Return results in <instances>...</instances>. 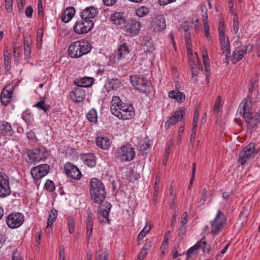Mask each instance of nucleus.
Instances as JSON below:
<instances>
[{"label":"nucleus","instance_id":"nucleus-17","mask_svg":"<svg viewBox=\"0 0 260 260\" xmlns=\"http://www.w3.org/2000/svg\"><path fill=\"white\" fill-rule=\"evenodd\" d=\"M196 58H194L192 54H190L188 52V59L193 76H196L197 75L198 70H202L203 69L202 65L201 64L196 53Z\"/></svg>","mask_w":260,"mask_h":260},{"label":"nucleus","instance_id":"nucleus-50","mask_svg":"<svg viewBox=\"0 0 260 260\" xmlns=\"http://www.w3.org/2000/svg\"><path fill=\"white\" fill-rule=\"evenodd\" d=\"M187 218H188V215H187V214L186 212H184L183 215H182V220H181V228H180V230L181 231H183V233L185 232V225L187 223Z\"/></svg>","mask_w":260,"mask_h":260},{"label":"nucleus","instance_id":"nucleus-51","mask_svg":"<svg viewBox=\"0 0 260 260\" xmlns=\"http://www.w3.org/2000/svg\"><path fill=\"white\" fill-rule=\"evenodd\" d=\"M24 55L25 58L29 57L31 53V47L29 45V43L27 41H25L24 43Z\"/></svg>","mask_w":260,"mask_h":260},{"label":"nucleus","instance_id":"nucleus-37","mask_svg":"<svg viewBox=\"0 0 260 260\" xmlns=\"http://www.w3.org/2000/svg\"><path fill=\"white\" fill-rule=\"evenodd\" d=\"M129 50L128 46L123 44L119 46L117 49V54L121 60L125 58L129 54Z\"/></svg>","mask_w":260,"mask_h":260},{"label":"nucleus","instance_id":"nucleus-58","mask_svg":"<svg viewBox=\"0 0 260 260\" xmlns=\"http://www.w3.org/2000/svg\"><path fill=\"white\" fill-rule=\"evenodd\" d=\"M207 197V191L205 189H204L203 191V193L202 194V199H201V200L200 201L202 204H203L205 203V202L206 200Z\"/></svg>","mask_w":260,"mask_h":260},{"label":"nucleus","instance_id":"nucleus-2","mask_svg":"<svg viewBox=\"0 0 260 260\" xmlns=\"http://www.w3.org/2000/svg\"><path fill=\"white\" fill-rule=\"evenodd\" d=\"M110 109L112 113L120 119L128 120L135 115L133 107L123 103L118 96L112 97Z\"/></svg>","mask_w":260,"mask_h":260},{"label":"nucleus","instance_id":"nucleus-10","mask_svg":"<svg viewBox=\"0 0 260 260\" xmlns=\"http://www.w3.org/2000/svg\"><path fill=\"white\" fill-rule=\"evenodd\" d=\"M141 23L136 20L129 19L126 20L123 29L130 36L137 35L141 28Z\"/></svg>","mask_w":260,"mask_h":260},{"label":"nucleus","instance_id":"nucleus-34","mask_svg":"<svg viewBox=\"0 0 260 260\" xmlns=\"http://www.w3.org/2000/svg\"><path fill=\"white\" fill-rule=\"evenodd\" d=\"M202 57H203V60L204 64L205 66V71H206V79H207L208 77V76L210 75V68L209 58L208 52L206 49L203 51Z\"/></svg>","mask_w":260,"mask_h":260},{"label":"nucleus","instance_id":"nucleus-63","mask_svg":"<svg viewBox=\"0 0 260 260\" xmlns=\"http://www.w3.org/2000/svg\"><path fill=\"white\" fill-rule=\"evenodd\" d=\"M190 33L185 34V41H186L187 45L188 46V47H189V46L191 44V41L190 40Z\"/></svg>","mask_w":260,"mask_h":260},{"label":"nucleus","instance_id":"nucleus-36","mask_svg":"<svg viewBox=\"0 0 260 260\" xmlns=\"http://www.w3.org/2000/svg\"><path fill=\"white\" fill-rule=\"evenodd\" d=\"M4 63L6 69L9 71L10 68L11 61L12 59L11 51L10 48L6 47L4 49Z\"/></svg>","mask_w":260,"mask_h":260},{"label":"nucleus","instance_id":"nucleus-24","mask_svg":"<svg viewBox=\"0 0 260 260\" xmlns=\"http://www.w3.org/2000/svg\"><path fill=\"white\" fill-rule=\"evenodd\" d=\"M121 85V82L117 78L109 79L105 84L104 87L107 92L111 90H117Z\"/></svg>","mask_w":260,"mask_h":260},{"label":"nucleus","instance_id":"nucleus-30","mask_svg":"<svg viewBox=\"0 0 260 260\" xmlns=\"http://www.w3.org/2000/svg\"><path fill=\"white\" fill-rule=\"evenodd\" d=\"M169 97L175 100L178 103L181 104L185 100V95L178 90H171L168 93Z\"/></svg>","mask_w":260,"mask_h":260},{"label":"nucleus","instance_id":"nucleus-35","mask_svg":"<svg viewBox=\"0 0 260 260\" xmlns=\"http://www.w3.org/2000/svg\"><path fill=\"white\" fill-rule=\"evenodd\" d=\"M151 228L152 225L151 222L148 221H147L145 223V226L138 236V240L139 242V244H141L142 243L141 241L146 236V235L149 233Z\"/></svg>","mask_w":260,"mask_h":260},{"label":"nucleus","instance_id":"nucleus-5","mask_svg":"<svg viewBox=\"0 0 260 260\" xmlns=\"http://www.w3.org/2000/svg\"><path fill=\"white\" fill-rule=\"evenodd\" d=\"M115 155L121 162H129L135 158L136 151L131 145H125L117 148L115 151Z\"/></svg>","mask_w":260,"mask_h":260},{"label":"nucleus","instance_id":"nucleus-38","mask_svg":"<svg viewBox=\"0 0 260 260\" xmlns=\"http://www.w3.org/2000/svg\"><path fill=\"white\" fill-rule=\"evenodd\" d=\"M111 208V205L109 203H106L103 206L101 207V209L100 210V213L102 215L104 218H105V220L109 222V213Z\"/></svg>","mask_w":260,"mask_h":260},{"label":"nucleus","instance_id":"nucleus-3","mask_svg":"<svg viewBox=\"0 0 260 260\" xmlns=\"http://www.w3.org/2000/svg\"><path fill=\"white\" fill-rule=\"evenodd\" d=\"M90 194L92 200L101 204L106 198V192L103 183L98 179L93 178L90 182Z\"/></svg>","mask_w":260,"mask_h":260},{"label":"nucleus","instance_id":"nucleus-16","mask_svg":"<svg viewBox=\"0 0 260 260\" xmlns=\"http://www.w3.org/2000/svg\"><path fill=\"white\" fill-rule=\"evenodd\" d=\"M166 22L165 17L158 15L153 18L151 22V28L154 32H159L166 28Z\"/></svg>","mask_w":260,"mask_h":260},{"label":"nucleus","instance_id":"nucleus-57","mask_svg":"<svg viewBox=\"0 0 260 260\" xmlns=\"http://www.w3.org/2000/svg\"><path fill=\"white\" fill-rule=\"evenodd\" d=\"M32 12L33 10L31 6L28 7L25 11V15L28 18H30L32 17Z\"/></svg>","mask_w":260,"mask_h":260},{"label":"nucleus","instance_id":"nucleus-26","mask_svg":"<svg viewBox=\"0 0 260 260\" xmlns=\"http://www.w3.org/2000/svg\"><path fill=\"white\" fill-rule=\"evenodd\" d=\"M110 20L113 23L118 25L122 24L124 25L126 21L124 14L121 12H115L111 14Z\"/></svg>","mask_w":260,"mask_h":260},{"label":"nucleus","instance_id":"nucleus-48","mask_svg":"<svg viewBox=\"0 0 260 260\" xmlns=\"http://www.w3.org/2000/svg\"><path fill=\"white\" fill-rule=\"evenodd\" d=\"M75 219L72 217H69L68 218V226L69 232L72 234L75 230Z\"/></svg>","mask_w":260,"mask_h":260},{"label":"nucleus","instance_id":"nucleus-54","mask_svg":"<svg viewBox=\"0 0 260 260\" xmlns=\"http://www.w3.org/2000/svg\"><path fill=\"white\" fill-rule=\"evenodd\" d=\"M221 99L218 97L214 105V111L217 112V113H219L220 111V108L221 107Z\"/></svg>","mask_w":260,"mask_h":260},{"label":"nucleus","instance_id":"nucleus-27","mask_svg":"<svg viewBox=\"0 0 260 260\" xmlns=\"http://www.w3.org/2000/svg\"><path fill=\"white\" fill-rule=\"evenodd\" d=\"M81 159L83 161L84 164L89 167L92 168L96 165V159L93 154H83L81 155Z\"/></svg>","mask_w":260,"mask_h":260},{"label":"nucleus","instance_id":"nucleus-29","mask_svg":"<svg viewBox=\"0 0 260 260\" xmlns=\"http://www.w3.org/2000/svg\"><path fill=\"white\" fill-rule=\"evenodd\" d=\"M7 87L4 88L1 94V100L2 104L4 105H7L11 102L12 96V91L10 89H7Z\"/></svg>","mask_w":260,"mask_h":260},{"label":"nucleus","instance_id":"nucleus-32","mask_svg":"<svg viewBox=\"0 0 260 260\" xmlns=\"http://www.w3.org/2000/svg\"><path fill=\"white\" fill-rule=\"evenodd\" d=\"M75 14V9L73 7H69L63 12L61 15V20L64 23L71 20Z\"/></svg>","mask_w":260,"mask_h":260},{"label":"nucleus","instance_id":"nucleus-46","mask_svg":"<svg viewBox=\"0 0 260 260\" xmlns=\"http://www.w3.org/2000/svg\"><path fill=\"white\" fill-rule=\"evenodd\" d=\"M233 13V29L235 34H237L239 29V18L236 13Z\"/></svg>","mask_w":260,"mask_h":260},{"label":"nucleus","instance_id":"nucleus-21","mask_svg":"<svg viewBox=\"0 0 260 260\" xmlns=\"http://www.w3.org/2000/svg\"><path fill=\"white\" fill-rule=\"evenodd\" d=\"M254 144L253 143H249L246 146L240 153L239 157L241 159V164L243 165L244 160L249 158L254 151Z\"/></svg>","mask_w":260,"mask_h":260},{"label":"nucleus","instance_id":"nucleus-43","mask_svg":"<svg viewBox=\"0 0 260 260\" xmlns=\"http://www.w3.org/2000/svg\"><path fill=\"white\" fill-rule=\"evenodd\" d=\"M149 9L146 6H141L136 10V14L139 17H143L149 13Z\"/></svg>","mask_w":260,"mask_h":260},{"label":"nucleus","instance_id":"nucleus-4","mask_svg":"<svg viewBox=\"0 0 260 260\" xmlns=\"http://www.w3.org/2000/svg\"><path fill=\"white\" fill-rule=\"evenodd\" d=\"M91 46L89 42L83 40L73 42L68 48L69 55L73 58H79L91 51Z\"/></svg>","mask_w":260,"mask_h":260},{"label":"nucleus","instance_id":"nucleus-56","mask_svg":"<svg viewBox=\"0 0 260 260\" xmlns=\"http://www.w3.org/2000/svg\"><path fill=\"white\" fill-rule=\"evenodd\" d=\"M20 48L19 46L15 47L14 48V61H16L18 60V58L20 55Z\"/></svg>","mask_w":260,"mask_h":260},{"label":"nucleus","instance_id":"nucleus-62","mask_svg":"<svg viewBox=\"0 0 260 260\" xmlns=\"http://www.w3.org/2000/svg\"><path fill=\"white\" fill-rule=\"evenodd\" d=\"M6 240V236L3 233H0V248L3 246Z\"/></svg>","mask_w":260,"mask_h":260},{"label":"nucleus","instance_id":"nucleus-45","mask_svg":"<svg viewBox=\"0 0 260 260\" xmlns=\"http://www.w3.org/2000/svg\"><path fill=\"white\" fill-rule=\"evenodd\" d=\"M93 220L90 215L87 216V222L86 226V234L87 236H91L92 233Z\"/></svg>","mask_w":260,"mask_h":260},{"label":"nucleus","instance_id":"nucleus-14","mask_svg":"<svg viewBox=\"0 0 260 260\" xmlns=\"http://www.w3.org/2000/svg\"><path fill=\"white\" fill-rule=\"evenodd\" d=\"M48 153L44 149H35L30 151L28 155L30 162H39L46 159L48 157Z\"/></svg>","mask_w":260,"mask_h":260},{"label":"nucleus","instance_id":"nucleus-33","mask_svg":"<svg viewBox=\"0 0 260 260\" xmlns=\"http://www.w3.org/2000/svg\"><path fill=\"white\" fill-rule=\"evenodd\" d=\"M1 132L5 136H11L12 134V128L10 123L2 121L0 123Z\"/></svg>","mask_w":260,"mask_h":260},{"label":"nucleus","instance_id":"nucleus-20","mask_svg":"<svg viewBox=\"0 0 260 260\" xmlns=\"http://www.w3.org/2000/svg\"><path fill=\"white\" fill-rule=\"evenodd\" d=\"M251 50H252V47L251 46L237 47L234 53L233 62L235 63L238 61L241 60L244 55L246 54L247 51H250Z\"/></svg>","mask_w":260,"mask_h":260},{"label":"nucleus","instance_id":"nucleus-15","mask_svg":"<svg viewBox=\"0 0 260 260\" xmlns=\"http://www.w3.org/2000/svg\"><path fill=\"white\" fill-rule=\"evenodd\" d=\"M64 171L67 176L75 180H79L81 178V173L79 169L73 164L68 162L64 167Z\"/></svg>","mask_w":260,"mask_h":260},{"label":"nucleus","instance_id":"nucleus-19","mask_svg":"<svg viewBox=\"0 0 260 260\" xmlns=\"http://www.w3.org/2000/svg\"><path fill=\"white\" fill-rule=\"evenodd\" d=\"M184 114L183 110H178L175 112L171 117H170L165 123V127L166 129L170 128L173 125L182 119Z\"/></svg>","mask_w":260,"mask_h":260},{"label":"nucleus","instance_id":"nucleus-42","mask_svg":"<svg viewBox=\"0 0 260 260\" xmlns=\"http://www.w3.org/2000/svg\"><path fill=\"white\" fill-rule=\"evenodd\" d=\"M21 117L27 124L30 125L32 123L33 116L29 111H24L21 115Z\"/></svg>","mask_w":260,"mask_h":260},{"label":"nucleus","instance_id":"nucleus-59","mask_svg":"<svg viewBox=\"0 0 260 260\" xmlns=\"http://www.w3.org/2000/svg\"><path fill=\"white\" fill-rule=\"evenodd\" d=\"M147 254V252L141 249L139 255L137 260H143Z\"/></svg>","mask_w":260,"mask_h":260},{"label":"nucleus","instance_id":"nucleus-8","mask_svg":"<svg viewBox=\"0 0 260 260\" xmlns=\"http://www.w3.org/2000/svg\"><path fill=\"white\" fill-rule=\"evenodd\" d=\"M94 26L93 21L82 19L76 22L74 27V31L78 35L86 34L90 31Z\"/></svg>","mask_w":260,"mask_h":260},{"label":"nucleus","instance_id":"nucleus-39","mask_svg":"<svg viewBox=\"0 0 260 260\" xmlns=\"http://www.w3.org/2000/svg\"><path fill=\"white\" fill-rule=\"evenodd\" d=\"M86 118L91 123H96L98 121L97 112L94 109H91L87 114Z\"/></svg>","mask_w":260,"mask_h":260},{"label":"nucleus","instance_id":"nucleus-44","mask_svg":"<svg viewBox=\"0 0 260 260\" xmlns=\"http://www.w3.org/2000/svg\"><path fill=\"white\" fill-rule=\"evenodd\" d=\"M199 113L197 111H196L194 115L193 121L192 123V134L191 135V140L193 139L196 133V128L198 126V122L199 119Z\"/></svg>","mask_w":260,"mask_h":260},{"label":"nucleus","instance_id":"nucleus-28","mask_svg":"<svg viewBox=\"0 0 260 260\" xmlns=\"http://www.w3.org/2000/svg\"><path fill=\"white\" fill-rule=\"evenodd\" d=\"M143 49L145 52L147 54V57L151 60L155 58V49L152 44V42L148 41L143 46Z\"/></svg>","mask_w":260,"mask_h":260},{"label":"nucleus","instance_id":"nucleus-22","mask_svg":"<svg viewBox=\"0 0 260 260\" xmlns=\"http://www.w3.org/2000/svg\"><path fill=\"white\" fill-rule=\"evenodd\" d=\"M98 14L97 9L94 7H89L86 8L81 12L80 16L82 19H85L87 21H93V18Z\"/></svg>","mask_w":260,"mask_h":260},{"label":"nucleus","instance_id":"nucleus-31","mask_svg":"<svg viewBox=\"0 0 260 260\" xmlns=\"http://www.w3.org/2000/svg\"><path fill=\"white\" fill-rule=\"evenodd\" d=\"M94 80L92 78L83 77L76 80L75 84L79 87H88L91 86Z\"/></svg>","mask_w":260,"mask_h":260},{"label":"nucleus","instance_id":"nucleus-41","mask_svg":"<svg viewBox=\"0 0 260 260\" xmlns=\"http://www.w3.org/2000/svg\"><path fill=\"white\" fill-rule=\"evenodd\" d=\"M171 237V233L170 231H168L165 235L163 241L161 244L160 247L161 252L162 254L165 253V250L168 247V241Z\"/></svg>","mask_w":260,"mask_h":260},{"label":"nucleus","instance_id":"nucleus-25","mask_svg":"<svg viewBox=\"0 0 260 260\" xmlns=\"http://www.w3.org/2000/svg\"><path fill=\"white\" fill-rule=\"evenodd\" d=\"M206 242L203 239L198 242L194 245L190 247L187 251L185 256L186 258L189 257L191 254L193 253L194 251L199 248H202L204 252H206ZM207 251H209V249H207Z\"/></svg>","mask_w":260,"mask_h":260},{"label":"nucleus","instance_id":"nucleus-52","mask_svg":"<svg viewBox=\"0 0 260 260\" xmlns=\"http://www.w3.org/2000/svg\"><path fill=\"white\" fill-rule=\"evenodd\" d=\"M45 187L47 190L50 192L53 191L55 188L53 182L50 180H48L46 182Z\"/></svg>","mask_w":260,"mask_h":260},{"label":"nucleus","instance_id":"nucleus-13","mask_svg":"<svg viewBox=\"0 0 260 260\" xmlns=\"http://www.w3.org/2000/svg\"><path fill=\"white\" fill-rule=\"evenodd\" d=\"M10 192L8 177L5 173L0 172V197H6Z\"/></svg>","mask_w":260,"mask_h":260},{"label":"nucleus","instance_id":"nucleus-60","mask_svg":"<svg viewBox=\"0 0 260 260\" xmlns=\"http://www.w3.org/2000/svg\"><path fill=\"white\" fill-rule=\"evenodd\" d=\"M38 9L39 15H41L43 13V5L41 0H39L38 2Z\"/></svg>","mask_w":260,"mask_h":260},{"label":"nucleus","instance_id":"nucleus-53","mask_svg":"<svg viewBox=\"0 0 260 260\" xmlns=\"http://www.w3.org/2000/svg\"><path fill=\"white\" fill-rule=\"evenodd\" d=\"M5 3L7 12L11 13L13 10V0H5Z\"/></svg>","mask_w":260,"mask_h":260},{"label":"nucleus","instance_id":"nucleus-12","mask_svg":"<svg viewBox=\"0 0 260 260\" xmlns=\"http://www.w3.org/2000/svg\"><path fill=\"white\" fill-rule=\"evenodd\" d=\"M49 172V166L47 164L40 165L31 170V175L35 180H38L45 176Z\"/></svg>","mask_w":260,"mask_h":260},{"label":"nucleus","instance_id":"nucleus-55","mask_svg":"<svg viewBox=\"0 0 260 260\" xmlns=\"http://www.w3.org/2000/svg\"><path fill=\"white\" fill-rule=\"evenodd\" d=\"M120 60H121V59L120 58L118 57L117 53L114 54H112L109 56V62L111 63H117Z\"/></svg>","mask_w":260,"mask_h":260},{"label":"nucleus","instance_id":"nucleus-47","mask_svg":"<svg viewBox=\"0 0 260 260\" xmlns=\"http://www.w3.org/2000/svg\"><path fill=\"white\" fill-rule=\"evenodd\" d=\"M34 107L42 110L45 113H46L49 109V106L45 104L44 101H41L38 102L37 104L34 105Z\"/></svg>","mask_w":260,"mask_h":260},{"label":"nucleus","instance_id":"nucleus-23","mask_svg":"<svg viewBox=\"0 0 260 260\" xmlns=\"http://www.w3.org/2000/svg\"><path fill=\"white\" fill-rule=\"evenodd\" d=\"M95 142L98 147L105 150H109L112 144L110 139L107 137H98Z\"/></svg>","mask_w":260,"mask_h":260},{"label":"nucleus","instance_id":"nucleus-6","mask_svg":"<svg viewBox=\"0 0 260 260\" xmlns=\"http://www.w3.org/2000/svg\"><path fill=\"white\" fill-rule=\"evenodd\" d=\"M130 80L133 87L140 92L147 93L150 92V83L142 75L131 76Z\"/></svg>","mask_w":260,"mask_h":260},{"label":"nucleus","instance_id":"nucleus-1","mask_svg":"<svg viewBox=\"0 0 260 260\" xmlns=\"http://www.w3.org/2000/svg\"><path fill=\"white\" fill-rule=\"evenodd\" d=\"M259 99L260 94L256 86L252 83L249 88L248 96L243 100L238 109V111L242 115L246 122L252 126L259 122L252 108L253 104L257 102Z\"/></svg>","mask_w":260,"mask_h":260},{"label":"nucleus","instance_id":"nucleus-7","mask_svg":"<svg viewBox=\"0 0 260 260\" xmlns=\"http://www.w3.org/2000/svg\"><path fill=\"white\" fill-rule=\"evenodd\" d=\"M218 35L220 40V46L222 50V53L225 54L227 58L230 53V46L228 38H226L224 35V24L220 21L218 27Z\"/></svg>","mask_w":260,"mask_h":260},{"label":"nucleus","instance_id":"nucleus-11","mask_svg":"<svg viewBox=\"0 0 260 260\" xmlns=\"http://www.w3.org/2000/svg\"><path fill=\"white\" fill-rule=\"evenodd\" d=\"M24 220V215L22 213H15L7 216L6 222L9 228L15 229L19 227L23 223Z\"/></svg>","mask_w":260,"mask_h":260},{"label":"nucleus","instance_id":"nucleus-40","mask_svg":"<svg viewBox=\"0 0 260 260\" xmlns=\"http://www.w3.org/2000/svg\"><path fill=\"white\" fill-rule=\"evenodd\" d=\"M58 215V212L55 209H52L50 211L49 217L47 220V227H51L53 223L56 220Z\"/></svg>","mask_w":260,"mask_h":260},{"label":"nucleus","instance_id":"nucleus-18","mask_svg":"<svg viewBox=\"0 0 260 260\" xmlns=\"http://www.w3.org/2000/svg\"><path fill=\"white\" fill-rule=\"evenodd\" d=\"M70 96L71 99L76 103H79L83 101L86 97L85 90L81 87H77L74 88L71 92Z\"/></svg>","mask_w":260,"mask_h":260},{"label":"nucleus","instance_id":"nucleus-61","mask_svg":"<svg viewBox=\"0 0 260 260\" xmlns=\"http://www.w3.org/2000/svg\"><path fill=\"white\" fill-rule=\"evenodd\" d=\"M117 0H103L104 4L108 6H112L115 4Z\"/></svg>","mask_w":260,"mask_h":260},{"label":"nucleus","instance_id":"nucleus-64","mask_svg":"<svg viewBox=\"0 0 260 260\" xmlns=\"http://www.w3.org/2000/svg\"><path fill=\"white\" fill-rule=\"evenodd\" d=\"M12 260H23V258L17 253L15 252L13 253Z\"/></svg>","mask_w":260,"mask_h":260},{"label":"nucleus","instance_id":"nucleus-49","mask_svg":"<svg viewBox=\"0 0 260 260\" xmlns=\"http://www.w3.org/2000/svg\"><path fill=\"white\" fill-rule=\"evenodd\" d=\"M43 37V31L42 29L38 30L37 36V47L40 48L42 46V39Z\"/></svg>","mask_w":260,"mask_h":260},{"label":"nucleus","instance_id":"nucleus-9","mask_svg":"<svg viewBox=\"0 0 260 260\" xmlns=\"http://www.w3.org/2000/svg\"><path fill=\"white\" fill-rule=\"evenodd\" d=\"M226 223V218L223 213L218 210L214 219L211 222L212 232L218 234L224 227Z\"/></svg>","mask_w":260,"mask_h":260}]
</instances>
